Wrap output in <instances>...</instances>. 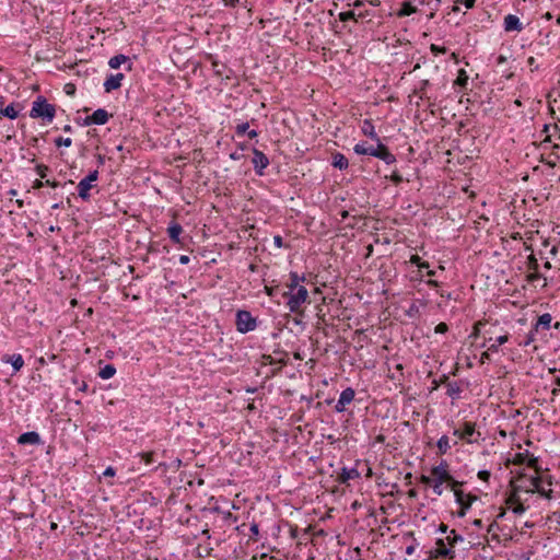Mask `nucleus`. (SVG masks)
I'll use <instances>...</instances> for the list:
<instances>
[{
	"label": "nucleus",
	"mask_w": 560,
	"mask_h": 560,
	"mask_svg": "<svg viewBox=\"0 0 560 560\" xmlns=\"http://www.w3.org/2000/svg\"><path fill=\"white\" fill-rule=\"evenodd\" d=\"M56 106L50 104L43 95H38L32 103L30 117L40 119L43 124H49L55 119Z\"/></svg>",
	"instance_id": "1"
},
{
	"label": "nucleus",
	"mask_w": 560,
	"mask_h": 560,
	"mask_svg": "<svg viewBox=\"0 0 560 560\" xmlns=\"http://www.w3.org/2000/svg\"><path fill=\"white\" fill-rule=\"evenodd\" d=\"M283 296L287 298V306L291 313L298 314L301 306L307 302L308 291L305 287L298 288L292 292H284Z\"/></svg>",
	"instance_id": "2"
},
{
	"label": "nucleus",
	"mask_w": 560,
	"mask_h": 560,
	"mask_svg": "<svg viewBox=\"0 0 560 560\" xmlns=\"http://www.w3.org/2000/svg\"><path fill=\"white\" fill-rule=\"evenodd\" d=\"M236 330L241 334H247L256 329L257 318L249 311L238 310L235 316Z\"/></svg>",
	"instance_id": "3"
},
{
	"label": "nucleus",
	"mask_w": 560,
	"mask_h": 560,
	"mask_svg": "<svg viewBox=\"0 0 560 560\" xmlns=\"http://www.w3.org/2000/svg\"><path fill=\"white\" fill-rule=\"evenodd\" d=\"M455 502L459 505V510L456 512L458 517H464L467 511L471 508L472 503L477 500V497L471 493H465L462 490H455L454 493Z\"/></svg>",
	"instance_id": "4"
},
{
	"label": "nucleus",
	"mask_w": 560,
	"mask_h": 560,
	"mask_svg": "<svg viewBox=\"0 0 560 560\" xmlns=\"http://www.w3.org/2000/svg\"><path fill=\"white\" fill-rule=\"evenodd\" d=\"M252 163H253L255 173L258 176H262V175H265V170L269 165V159L262 151L254 148Z\"/></svg>",
	"instance_id": "5"
},
{
	"label": "nucleus",
	"mask_w": 560,
	"mask_h": 560,
	"mask_svg": "<svg viewBox=\"0 0 560 560\" xmlns=\"http://www.w3.org/2000/svg\"><path fill=\"white\" fill-rule=\"evenodd\" d=\"M431 474L436 480L454 481L455 483H458V481L448 472V464L444 459L431 469Z\"/></svg>",
	"instance_id": "6"
},
{
	"label": "nucleus",
	"mask_w": 560,
	"mask_h": 560,
	"mask_svg": "<svg viewBox=\"0 0 560 560\" xmlns=\"http://www.w3.org/2000/svg\"><path fill=\"white\" fill-rule=\"evenodd\" d=\"M552 316L549 313H545L538 316L537 320L534 323V331H547L552 327ZM555 329L560 328V322L553 324Z\"/></svg>",
	"instance_id": "7"
},
{
	"label": "nucleus",
	"mask_w": 560,
	"mask_h": 560,
	"mask_svg": "<svg viewBox=\"0 0 560 560\" xmlns=\"http://www.w3.org/2000/svg\"><path fill=\"white\" fill-rule=\"evenodd\" d=\"M125 79L124 73H110L106 77L103 86L106 93L118 90L121 86V81Z\"/></svg>",
	"instance_id": "8"
},
{
	"label": "nucleus",
	"mask_w": 560,
	"mask_h": 560,
	"mask_svg": "<svg viewBox=\"0 0 560 560\" xmlns=\"http://www.w3.org/2000/svg\"><path fill=\"white\" fill-rule=\"evenodd\" d=\"M463 429V440L467 443H475L478 441V438L481 435L480 432L476 431V423L470 421H465L462 425Z\"/></svg>",
	"instance_id": "9"
},
{
	"label": "nucleus",
	"mask_w": 560,
	"mask_h": 560,
	"mask_svg": "<svg viewBox=\"0 0 560 560\" xmlns=\"http://www.w3.org/2000/svg\"><path fill=\"white\" fill-rule=\"evenodd\" d=\"M23 109V105L20 102H12L5 107H0V118H9L11 120L16 119L20 112Z\"/></svg>",
	"instance_id": "10"
},
{
	"label": "nucleus",
	"mask_w": 560,
	"mask_h": 560,
	"mask_svg": "<svg viewBox=\"0 0 560 560\" xmlns=\"http://www.w3.org/2000/svg\"><path fill=\"white\" fill-rule=\"evenodd\" d=\"M110 115L108 112L104 108H98L94 110L92 115H89L85 117V122L102 126L107 124L109 120Z\"/></svg>",
	"instance_id": "11"
},
{
	"label": "nucleus",
	"mask_w": 560,
	"mask_h": 560,
	"mask_svg": "<svg viewBox=\"0 0 560 560\" xmlns=\"http://www.w3.org/2000/svg\"><path fill=\"white\" fill-rule=\"evenodd\" d=\"M503 27H504V31L508 33H510V32L520 33L524 30V25L521 22L520 18L514 14H508L506 16H504Z\"/></svg>",
	"instance_id": "12"
},
{
	"label": "nucleus",
	"mask_w": 560,
	"mask_h": 560,
	"mask_svg": "<svg viewBox=\"0 0 560 560\" xmlns=\"http://www.w3.org/2000/svg\"><path fill=\"white\" fill-rule=\"evenodd\" d=\"M18 444L20 445H42L44 441L42 440L39 433L36 431H28L22 433L18 438Z\"/></svg>",
	"instance_id": "13"
},
{
	"label": "nucleus",
	"mask_w": 560,
	"mask_h": 560,
	"mask_svg": "<svg viewBox=\"0 0 560 560\" xmlns=\"http://www.w3.org/2000/svg\"><path fill=\"white\" fill-rule=\"evenodd\" d=\"M361 474L357 469V467H342L340 472L337 476V481L341 485L348 483L350 480L359 479Z\"/></svg>",
	"instance_id": "14"
},
{
	"label": "nucleus",
	"mask_w": 560,
	"mask_h": 560,
	"mask_svg": "<svg viewBox=\"0 0 560 560\" xmlns=\"http://www.w3.org/2000/svg\"><path fill=\"white\" fill-rule=\"evenodd\" d=\"M1 361L3 363H9L12 365L13 368V372L16 373L19 372L23 365H24V359L22 357V354L20 353H15V354H4L2 358H1Z\"/></svg>",
	"instance_id": "15"
},
{
	"label": "nucleus",
	"mask_w": 560,
	"mask_h": 560,
	"mask_svg": "<svg viewBox=\"0 0 560 560\" xmlns=\"http://www.w3.org/2000/svg\"><path fill=\"white\" fill-rule=\"evenodd\" d=\"M183 233V226L176 222L171 221L167 226V234L170 240L175 244H182L180 234Z\"/></svg>",
	"instance_id": "16"
},
{
	"label": "nucleus",
	"mask_w": 560,
	"mask_h": 560,
	"mask_svg": "<svg viewBox=\"0 0 560 560\" xmlns=\"http://www.w3.org/2000/svg\"><path fill=\"white\" fill-rule=\"evenodd\" d=\"M125 63H128L127 65V71H131L132 69V62L129 60V57H127L126 55H122V54H118V55H115L113 56L109 60H108V66L112 68V69H118L121 65H125Z\"/></svg>",
	"instance_id": "17"
},
{
	"label": "nucleus",
	"mask_w": 560,
	"mask_h": 560,
	"mask_svg": "<svg viewBox=\"0 0 560 560\" xmlns=\"http://www.w3.org/2000/svg\"><path fill=\"white\" fill-rule=\"evenodd\" d=\"M93 188V185L82 178L77 186L78 189V197L81 198L83 201H90L91 200V189Z\"/></svg>",
	"instance_id": "18"
},
{
	"label": "nucleus",
	"mask_w": 560,
	"mask_h": 560,
	"mask_svg": "<svg viewBox=\"0 0 560 560\" xmlns=\"http://www.w3.org/2000/svg\"><path fill=\"white\" fill-rule=\"evenodd\" d=\"M460 383L462 382H457V381L447 382L446 395L452 400H457L460 398V395L463 393V387H462Z\"/></svg>",
	"instance_id": "19"
},
{
	"label": "nucleus",
	"mask_w": 560,
	"mask_h": 560,
	"mask_svg": "<svg viewBox=\"0 0 560 560\" xmlns=\"http://www.w3.org/2000/svg\"><path fill=\"white\" fill-rule=\"evenodd\" d=\"M331 165L340 171L347 170L349 166L348 159L340 152H335L331 155Z\"/></svg>",
	"instance_id": "20"
},
{
	"label": "nucleus",
	"mask_w": 560,
	"mask_h": 560,
	"mask_svg": "<svg viewBox=\"0 0 560 560\" xmlns=\"http://www.w3.org/2000/svg\"><path fill=\"white\" fill-rule=\"evenodd\" d=\"M491 340H492V338H489V339L485 340L483 343L481 345V348L488 347L489 351L498 352L499 351V347L509 341V335L506 334V335L499 336L495 339L494 343H491V345L488 346V342H490Z\"/></svg>",
	"instance_id": "21"
},
{
	"label": "nucleus",
	"mask_w": 560,
	"mask_h": 560,
	"mask_svg": "<svg viewBox=\"0 0 560 560\" xmlns=\"http://www.w3.org/2000/svg\"><path fill=\"white\" fill-rule=\"evenodd\" d=\"M361 130H362L363 135L366 136L368 138H370L371 140L378 141V136L375 132V127H374L372 120L365 119L363 121Z\"/></svg>",
	"instance_id": "22"
},
{
	"label": "nucleus",
	"mask_w": 560,
	"mask_h": 560,
	"mask_svg": "<svg viewBox=\"0 0 560 560\" xmlns=\"http://www.w3.org/2000/svg\"><path fill=\"white\" fill-rule=\"evenodd\" d=\"M304 281H305L304 275L300 276L298 272L291 271L290 272V283L288 284L289 290L287 292H292L294 290H298V288L302 287L300 283L304 282Z\"/></svg>",
	"instance_id": "23"
},
{
	"label": "nucleus",
	"mask_w": 560,
	"mask_h": 560,
	"mask_svg": "<svg viewBox=\"0 0 560 560\" xmlns=\"http://www.w3.org/2000/svg\"><path fill=\"white\" fill-rule=\"evenodd\" d=\"M353 151L358 155H371V156H374V153H375V152H373L374 149H372V144H369L365 141H361V142L357 143L353 147Z\"/></svg>",
	"instance_id": "24"
},
{
	"label": "nucleus",
	"mask_w": 560,
	"mask_h": 560,
	"mask_svg": "<svg viewBox=\"0 0 560 560\" xmlns=\"http://www.w3.org/2000/svg\"><path fill=\"white\" fill-rule=\"evenodd\" d=\"M541 131L546 133V138L542 142H550L551 137L555 136L556 133H559L560 138V128L556 124H545Z\"/></svg>",
	"instance_id": "25"
},
{
	"label": "nucleus",
	"mask_w": 560,
	"mask_h": 560,
	"mask_svg": "<svg viewBox=\"0 0 560 560\" xmlns=\"http://www.w3.org/2000/svg\"><path fill=\"white\" fill-rule=\"evenodd\" d=\"M452 549H453V547H451L448 545V541L445 542L441 538L436 539V552H438L439 556L445 558V557L450 556L453 552Z\"/></svg>",
	"instance_id": "26"
},
{
	"label": "nucleus",
	"mask_w": 560,
	"mask_h": 560,
	"mask_svg": "<svg viewBox=\"0 0 560 560\" xmlns=\"http://www.w3.org/2000/svg\"><path fill=\"white\" fill-rule=\"evenodd\" d=\"M354 396V389L352 387H347L340 393L338 400L345 402V405L347 406L353 401Z\"/></svg>",
	"instance_id": "27"
},
{
	"label": "nucleus",
	"mask_w": 560,
	"mask_h": 560,
	"mask_svg": "<svg viewBox=\"0 0 560 560\" xmlns=\"http://www.w3.org/2000/svg\"><path fill=\"white\" fill-rule=\"evenodd\" d=\"M116 374V368L113 364H106L100 369L97 375L102 380H109Z\"/></svg>",
	"instance_id": "28"
},
{
	"label": "nucleus",
	"mask_w": 560,
	"mask_h": 560,
	"mask_svg": "<svg viewBox=\"0 0 560 560\" xmlns=\"http://www.w3.org/2000/svg\"><path fill=\"white\" fill-rule=\"evenodd\" d=\"M436 446L439 450V454L444 455L451 450L450 439L447 435H442L438 442Z\"/></svg>",
	"instance_id": "29"
},
{
	"label": "nucleus",
	"mask_w": 560,
	"mask_h": 560,
	"mask_svg": "<svg viewBox=\"0 0 560 560\" xmlns=\"http://www.w3.org/2000/svg\"><path fill=\"white\" fill-rule=\"evenodd\" d=\"M468 74L464 69L458 70V75L456 80L454 81V86H459L460 89H466L468 84Z\"/></svg>",
	"instance_id": "30"
},
{
	"label": "nucleus",
	"mask_w": 560,
	"mask_h": 560,
	"mask_svg": "<svg viewBox=\"0 0 560 560\" xmlns=\"http://www.w3.org/2000/svg\"><path fill=\"white\" fill-rule=\"evenodd\" d=\"M527 480H528L529 485L533 487L532 490H527V492H529V493H535V492L537 493L538 489H541L544 487L541 476H529Z\"/></svg>",
	"instance_id": "31"
},
{
	"label": "nucleus",
	"mask_w": 560,
	"mask_h": 560,
	"mask_svg": "<svg viewBox=\"0 0 560 560\" xmlns=\"http://www.w3.org/2000/svg\"><path fill=\"white\" fill-rule=\"evenodd\" d=\"M540 334V331H534V325L532 326L528 334L525 336L524 340L518 342V346L527 347L530 343L535 342L537 340V335Z\"/></svg>",
	"instance_id": "32"
},
{
	"label": "nucleus",
	"mask_w": 560,
	"mask_h": 560,
	"mask_svg": "<svg viewBox=\"0 0 560 560\" xmlns=\"http://www.w3.org/2000/svg\"><path fill=\"white\" fill-rule=\"evenodd\" d=\"M374 158H377L380 160H382L383 162H385L387 165H392L394 163H396L397 159L396 156L388 150L386 151L385 153L381 154L376 151H374Z\"/></svg>",
	"instance_id": "33"
},
{
	"label": "nucleus",
	"mask_w": 560,
	"mask_h": 560,
	"mask_svg": "<svg viewBox=\"0 0 560 560\" xmlns=\"http://www.w3.org/2000/svg\"><path fill=\"white\" fill-rule=\"evenodd\" d=\"M417 12V8L412 5L410 2H404L401 8L399 9L397 15L398 16H409Z\"/></svg>",
	"instance_id": "34"
},
{
	"label": "nucleus",
	"mask_w": 560,
	"mask_h": 560,
	"mask_svg": "<svg viewBox=\"0 0 560 560\" xmlns=\"http://www.w3.org/2000/svg\"><path fill=\"white\" fill-rule=\"evenodd\" d=\"M212 511H213L214 513H220V514H221V516L223 517V520H224L225 522H228V523L235 522V521H236V518H237V517H236L235 515H233L230 511H222V510L220 509V506H214V508L212 509Z\"/></svg>",
	"instance_id": "35"
},
{
	"label": "nucleus",
	"mask_w": 560,
	"mask_h": 560,
	"mask_svg": "<svg viewBox=\"0 0 560 560\" xmlns=\"http://www.w3.org/2000/svg\"><path fill=\"white\" fill-rule=\"evenodd\" d=\"M528 457H529V452L528 451H526L524 453H516L514 458H513V464L517 465V466L526 465V460H527Z\"/></svg>",
	"instance_id": "36"
},
{
	"label": "nucleus",
	"mask_w": 560,
	"mask_h": 560,
	"mask_svg": "<svg viewBox=\"0 0 560 560\" xmlns=\"http://www.w3.org/2000/svg\"><path fill=\"white\" fill-rule=\"evenodd\" d=\"M446 539L448 541V545L453 548L457 541H463V537L459 534H457L455 529H452L450 532V535L446 537Z\"/></svg>",
	"instance_id": "37"
},
{
	"label": "nucleus",
	"mask_w": 560,
	"mask_h": 560,
	"mask_svg": "<svg viewBox=\"0 0 560 560\" xmlns=\"http://www.w3.org/2000/svg\"><path fill=\"white\" fill-rule=\"evenodd\" d=\"M35 172L40 178H46L49 172V166L45 164H37L35 166Z\"/></svg>",
	"instance_id": "38"
},
{
	"label": "nucleus",
	"mask_w": 560,
	"mask_h": 560,
	"mask_svg": "<svg viewBox=\"0 0 560 560\" xmlns=\"http://www.w3.org/2000/svg\"><path fill=\"white\" fill-rule=\"evenodd\" d=\"M537 493L546 500H553L556 498L552 489L546 490L544 487L541 489H538Z\"/></svg>",
	"instance_id": "39"
},
{
	"label": "nucleus",
	"mask_w": 560,
	"mask_h": 560,
	"mask_svg": "<svg viewBox=\"0 0 560 560\" xmlns=\"http://www.w3.org/2000/svg\"><path fill=\"white\" fill-rule=\"evenodd\" d=\"M338 18L341 22H348L351 20H355V13L353 11H345L340 12Z\"/></svg>",
	"instance_id": "40"
},
{
	"label": "nucleus",
	"mask_w": 560,
	"mask_h": 560,
	"mask_svg": "<svg viewBox=\"0 0 560 560\" xmlns=\"http://www.w3.org/2000/svg\"><path fill=\"white\" fill-rule=\"evenodd\" d=\"M249 129V124L246 121V122H242L240 125H237L235 127V133L238 136V137H242L244 136L245 133H247Z\"/></svg>",
	"instance_id": "41"
},
{
	"label": "nucleus",
	"mask_w": 560,
	"mask_h": 560,
	"mask_svg": "<svg viewBox=\"0 0 560 560\" xmlns=\"http://www.w3.org/2000/svg\"><path fill=\"white\" fill-rule=\"evenodd\" d=\"M430 50L434 56L444 55L447 51V48L444 46H439L435 44H431Z\"/></svg>",
	"instance_id": "42"
},
{
	"label": "nucleus",
	"mask_w": 560,
	"mask_h": 560,
	"mask_svg": "<svg viewBox=\"0 0 560 560\" xmlns=\"http://www.w3.org/2000/svg\"><path fill=\"white\" fill-rule=\"evenodd\" d=\"M55 144L56 147H70L72 144V140L71 138H62V137H58L55 139Z\"/></svg>",
	"instance_id": "43"
},
{
	"label": "nucleus",
	"mask_w": 560,
	"mask_h": 560,
	"mask_svg": "<svg viewBox=\"0 0 560 560\" xmlns=\"http://www.w3.org/2000/svg\"><path fill=\"white\" fill-rule=\"evenodd\" d=\"M389 180L392 183H394L395 185H399L404 182V178H402V175L397 171H393L390 176H389Z\"/></svg>",
	"instance_id": "44"
},
{
	"label": "nucleus",
	"mask_w": 560,
	"mask_h": 560,
	"mask_svg": "<svg viewBox=\"0 0 560 560\" xmlns=\"http://www.w3.org/2000/svg\"><path fill=\"white\" fill-rule=\"evenodd\" d=\"M45 184H46V186H48V187L57 188V187H60V186H62V187H63V186H66V185H68V184H73V180H71V179H70V180H68V182H66V183L61 184L60 182H57V180H55V179H45Z\"/></svg>",
	"instance_id": "45"
},
{
	"label": "nucleus",
	"mask_w": 560,
	"mask_h": 560,
	"mask_svg": "<svg viewBox=\"0 0 560 560\" xmlns=\"http://www.w3.org/2000/svg\"><path fill=\"white\" fill-rule=\"evenodd\" d=\"M372 149H374V151H376V152H378V153H381V154H383V153H385L386 151H388V150H389V149H388V147H387V145H385V144L381 141V139H380V138H378V141H375V145H374V144H372Z\"/></svg>",
	"instance_id": "46"
},
{
	"label": "nucleus",
	"mask_w": 560,
	"mask_h": 560,
	"mask_svg": "<svg viewBox=\"0 0 560 560\" xmlns=\"http://www.w3.org/2000/svg\"><path fill=\"white\" fill-rule=\"evenodd\" d=\"M223 5L228 8H234L237 3H240L242 7H247V0L241 1V0H222Z\"/></svg>",
	"instance_id": "47"
},
{
	"label": "nucleus",
	"mask_w": 560,
	"mask_h": 560,
	"mask_svg": "<svg viewBox=\"0 0 560 560\" xmlns=\"http://www.w3.org/2000/svg\"><path fill=\"white\" fill-rule=\"evenodd\" d=\"M249 530H250V538L254 539L255 541L258 540V536H259V525L255 522H253L249 526Z\"/></svg>",
	"instance_id": "48"
},
{
	"label": "nucleus",
	"mask_w": 560,
	"mask_h": 560,
	"mask_svg": "<svg viewBox=\"0 0 560 560\" xmlns=\"http://www.w3.org/2000/svg\"><path fill=\"white\" fill-rule=\"evenodd\" d=\"M526 466L529 467V468H534L536 470H539V467H538V457L529 454V457L527 458L526 460Z\"/></svg>",
	"instance_id": "49"
},
{
	"label": "nucleus",
	"mask_w": 560,
	"mask_h": 560,
	"mask_svg": "<svg viewBox=\"0 0 560 560\" xmlns=\"http://www.w3.org/2000/svg\"><path fill=\"white\" fill-rule=\"evenodd\" d=\"M444 482H445V481L434 479L433 485H432V489H433V492H434L436 495H441V494L443 493V487H442V485H443Z\"/></svg>",
	"instance_id": "50"
},
{
	"label": "nucleus",
	"mask_w": 560,
	"mask_h": 560,
	"mask_svg": "<svg viewBox=\"0 0 560 560\" xmlns=\"http://www.w3.org/2000/svg\"><path fill=\"white\" fill-rule=\"evenodd\" d=\"M98 171L97 170H94V171H91L85 177L84 179L88 180L89 183H91L93 185L94 182H96L98 179Z\"/></svg>",
	"instance_id": "51"
},
{
	"label": "nucleus",
	"mask_w": 560,
	"mask_h": 560,
	"mask_svg": "<svg viewBox=\"0 0 560 560\" xmlns=\"http://www.w3.org/2000/svg\"><path fill=\"white\" fill-rule=\"evenodd\" d=\"M477 476L481 481L489 482L491 472L489 470L481 469L478 471Z\"/></svg>",
	"instance_id": "52"
},
{
	"label": "nucleus",
	"mask_w": 560,
	"mask_h": 560,
	"mask_svg": "<svg viewBox=\"0 0 560 560\" xmlns=\"http://www.w3.org/2000/svg\"><path fill=\"white\" fill-rule=\"evenodd\" d=\"M528 267L530 270H538L539 268L538 260L534 255L528 256Z\"/></svg>",
	"instance_id": "53"
},
{
	"label": "nucleus",
	"mask_w": 560,
	"mask_h": 560,
	"mask_svg": "<svg viewBox=\"0 0 560 560\" xmlns=\"http://www.w3.org/2000/svg\"><path fill=\"white\" fill-rule=\"evenodd\" d=\"M448 330V326L445 323H440L435 326L434 331L436 334H445Z\"/></svg>",
	"instance_id": "54"
},
{
	"label": "nucleus",
	"mask_w": 560,
	"mask_h": 560,
	"mask_svg": "<svg viewBox=\"0 0 560 560\" xmlns=\"http://www.w3.org/2000/svg\"><path fill=\"white\" fill-rule=\"evenodd\" d=\"M289 530H290V537L292 539H296L299 537V528L296 525H291L288 523Z\"/></svg>",
	"instance_id": "55"
},
{
	"label": "nucleus",
	"mask_w": 560,
	"mask_h": 560,
	"mask_svg": "<svg viewBox=\"0 0 560 560\" xmlns=\"http://www.w3.org/2000/svg\"><path fill=\"white\" fill-rule=\"evenodd\" d=\"M542 278V275L539 273L538 270H533V272L528 276V281L534 282Z\"/></svg>",
	"instance_id": "56"
},
{
	"label": "nucleus",
	"mask_w": 560,
	"mask_h": 560,
	"mask_svg": "<svg viewBox=\"0 0 560 560\" xmlns=\"http://www.w3.org/2000/svg\"><path fill=\"white\" fill-rule=\"evenodd\" d=\"M116 475V469L113 466H108L103 471L104 477H114Z\"/></svg>",
	"instance_id": "57"
},
{
	"label": "nucleus",
	"mask_w": 560,
	"mask_h": 560,
	"mask_svg": "<svg viewBox=\"0 0 560 560\" xmlns=\"http://www.w3.org/2000/svg\"><path fill=\"white\" fill-rule=\"evenodd\" d=\"M273 244L278 248H282L284 246L283 238L280 235L273 236Z\"/></svg>",
	"instance_id": "58"
},
{
	"label": "nucleus",
	"mask_w": 560,
	"mask_h": 560,
	"mask_svg": "<svg viewBox=\"0 0 560 560\" xmlns=\"http://www.w3.org/2000/svg\"><path fill=\"white\" fill-rule=\"evenodd\" d=\"M334 409L336 412L341 413L346 410V405H345V402H341L338 400L337 404L335 405Z\"/></svg>",
	"instance_id": "59"
},
{
	"label": "nucleus",
	"mask_w": 560,
	"mask_h": 560,
	"mask_svg": "<svg viewBox=\"0 0 560 560\" xmlns=\"http://www.w3.org/2000/svg\"><path fill=\"white\" fill-rule=\"evenodd\" d=\"M45 186H46V184H45V180H43V178L42 179H35L33 182V188L34 189H40V188H43Z\"/></svg>",
	"instance_id": "60"
},
{
	"label": "nucleus",
	"mask_w": 560,
	"mask_h": 560,
	"mask_svg": "<svg viewBox=\"0 0 560 560\" xmlns=\"http://www.w3.org/2000/svg\"><path fill=\"white\" fill-rule=\"evenodd\" d=\"M421 261H422V259H421V257H420V256H418V255H412V256L410 257V262H411V265H413V266H417V267H418V266L420 265V262H421Z\"/></svg>",
	"instance_id": "61"
},
{
	"label": "nucleus",
	"mask_w": 560,
	"mask_h": 560,
	"mask_svg": "<svg viewBox=\"0 0 560 560\" xmlns=\"http://www.w3.org/2000/svg\"><path fill=\"white\" fill-rule=\"evenodd\" d=\"M492 352L489 351L488 349L481 353V362H485V361H490L491 360V354Z\"/></svg>",
	"instance_id": "62"
},
{
	"label": "nucleus",
	"mask_w": 560,
	"mask_h": 560,
	"mask_svg": "<svg viewBox=\"0 0 560 560\" xmlns=\"http://www.w3.org/2000/svg\"><path fill=\"white\" fill-rule=\"evenodd\" d=\"M418 312H419L418 307H417L415 304H412V305L409 307V310L407 311V315L411 317V316H413L415 314H417Z\"/></svg>",
	"instance_id": "63"
},
{
	"label": "nucleus",
	"mask_w": 560,
	"mask_h": 560,
	"mask_svg": "<svg viewBox=\"0 0 560 560\" xmlns=\"http://www.w3.org/2000/svg\"><path fill=\"white\" fill-rule=\"evenodd\" d=\"M542 483H546L547 486H552L553 485V477L551 475L542 477Z\"/></svg>",
	"instance_id": "64"
}]
</instances>
